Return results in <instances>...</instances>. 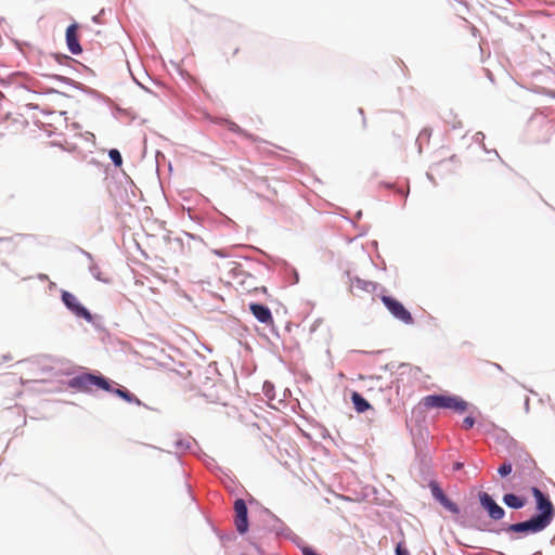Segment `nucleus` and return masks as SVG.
<instances>
[{
  "label": "nucleus",
  "instance_id": "5",
  "mask_svg": "<svg viewBox=\"0 0 555 555\" xmlns=\"http://www.w3.org/2000/svg\"><path fill=\"white\" fill-rule=\"evenodd\" d=\"M42 118L38 121L50 129L59 130L67 125V116L63 111H50L42 108L40 111Z\"/></svg>",
  "mask_w": 555,
  "mask_h": 555
},
{
  "label": "nucleus",
  "instance_id": "11",
  "mask_svg": "<svg viewBox=\"0 0 555 555\" xmlns=\"http://www.w3.org/2000/svg\"><path fill=\"white\" fill-rule=\"evenodd\" d=\"M249 310L260 323H263L266 325L273 324V317L268 307L260 304L251 302L249 304Z\"/></svg>",
  "mask_w": 555,
  "mask_h": 555
},
{
  "label": "nucleus",
  "instance_id": "3",
  "mask_svg": "<svg viewBox=\"0 0 555 555\" xmlns=\"http://www.w3.org/2000/svg\"><path fill=\"white\" fill-rule=\"evenodd\" d=\"M531 493L535 499L537 511L539 512L535 517L544 525L548 526L555 516V507L553 503L550 498L537 487L531 488Z\"/></svg>",
  "mask_w": 555,
  "mask_h": 555
},
{
  "label": "nucleus",
  "instance_id": "19",
  "mask_svg": "<svg viewBox=\"0 0 555 555\" xmlns=\"http://www.w3.org/2000/svg\"><path fill=\"white\" fill-rule=\"evenodd\" d=\"M446 509L453 514H459L460 508L459 506L452 502L448 496H446L441 502H439Z\"/></svg>",
  "mask_w": 555,
  "mask_h": 555
},
{
  "label": "nucleus",
  "instance_id": "8",
  "mask_svg": "<svg viewBox=\"0 0 555 555\" xmlns=\"http://www.w3.org/2000/svg\"><path fill=\"white\" fill-rule=\"evenodd\" d=\"M546 527H547L546 525H544L535 516H533L529 520L509 525L507 528V531L517 532V533H520V532L537 533V532L544 530Z\"/></svg>",
  "mask_w": 555,
  "mask_h": 555
},
{
  "label": "nucleus",
  "instance_id": "27",
  "mask_svg": "<svg viewBox=\"0 0 555 555\" xmlns=\"http://www.w3.org/2000/svg\"><path fill=\"white\" fill-rule=\"evenodd\" d=\"M90 100L92 101H100L101 95L95 90H89Z\"/></svg>",
  "mask_w": 555,
  "mask_h": 555
},
{
  "label": "nucleus",
  "instance_id": "26",
  "mask_svg": "<svg viewBox=\"0 0 555 555\" xmlns=\"http://www.w3.org/2000/svg\"><path fill=\"white\" fill-rule=\"evenodd\" d=\"M396 555H410L408 548L403 545V543H398L396 547Z\"/></svg>",
  "mask_w": 555,
  "mask_h": 555
},
{
  "label": "nucleus",
  "instance_id": "32",
  "mask_svg": "<svg viewBox=\"0 0 555 555\" xmlns=\"http://www.w3.org/2000/svg\"><path fill=\"white\" fill-rule=\"evenodd\" d=\"M170 64L177 69L179 70L180 74H182V72L180 70V65L179 63L175 62V61H170Z\"/></svg>",
  "mask_w": 555,
  "mask_h": 555
},
{
  "label": "nucleus",
  "instance_id": "20",
  "mask_svg": "<svg viewBox=\"0 0 555 555\" xmlns=\"http://www.w3.org/2000/svg\"><path fill=\"white\" fill-rule=\"evenodd\" d=\"M446 509L453 514H459L460 508L459 506L452 502L448 496H446L441 502H439Z\"/></svg>",
  "mask_w": 555,
  "mask_h": 555
},
{
  "label": "nucleus",
  "instance_id": "10",
  "mask_svg": "<svg viewBox=\"0 0 555 555\" xmlns=\"http://www.w3.org/2000/svg\"><path fill=\"white\" fill-rule=\"evenodd\" d=\"M235 526L240 533H245L248 529L247 506L244 500L237 499L234 502Z\"/></svg>",
  "mask_w": 555,
  "mask_h": 555
},
{
  "label": "nucleus",
  "instance_id": "30",
  "mask_svg": "<svg viewBox=\"0 0 555 555\" xmlns=\"http://www.w3.org/2000/svg\"><path fill=\"white\" fill-rule=\"evenodd\" d=\"M103 13H104V9H102V10L100 11V13H99V14H96V15H93V16H92V18H91V20H92V22H93L94 24H100V23H101V15H102Z\"/></svg>",
  "mask_w": 555,
  "mask_h": 555
},
{
  "label": "nucleus",
  "instance_id": "13",
  "mask_svg": "<svg viewBox=\"0 0 555 555\" xmlns=\"http://www.w3.org/2000/svg\"><path fill=\"white\" fill-rule=\"evenodd\" d=\"M112 392L129 403H135L138 405L141 404V400L125 388H113Z\"/></svg>",
  "mask_w": 555,
  "mask_h": 555
},
{
  "label": "nucleus",
  "instance_id": "22",
  "mask_svg": "<svg viewBox=\"0 0 555 555\" xmlns=\"http://www.w3.org/2000/svg\"><path fill=\"white\" fill-rule=\"evenodd\" d=\"M108 156L115 166L120 167L122 165V157L118 150L112 149Z\"/></svg>",
  "mask_w": 555,
  "mask_h": 555
},
{
  "label": "nucleus",
  "instance_id": "17",
  "mask_svg": "<svg viewBox=\"0 0 555 555\" xmlns=\"http://www.w3.org/2000/svg\"><path fill=\"white\" fill-rule=\"evenodd\" d=\"M51 56L61 66H69L70 63H77L76 60H74L73 57H70L66 54L52 53Z\"/></svg>",
  "mask_w": 555,
  "mask_h": 555
},
{
  "label": "nucleus",
  "instance_id": "2",
  "mask_svg": "<svg viewBox=\"0 0 555 555\" xmlns=\"http://www.w3.org/2000/svg\"><path fill=\"white\" fill-rule=\"evenodd\" d=\"M421 403L426 409H450L456 412H464L467 409V402L456 396L450 395H430L422 399Z\"/></svg>",
  "mask_w": 555,
  "mask_h": 555
},
{
  "label": "nucleus",
  "instance_id": "29",
  "mask_svg": "<svg viewBox=\"0 0 555 555\" xmlns=\"http://www.w3.org/2000/svg\"><path fill=\"white\" fill-rule=\"evenodd\" d=\"M55 79H57L59 81H62L66 85H72V79L67 78V77H64V76H60V75H55L54 76Z\"/></svg>",
  "mask_w": 555,
  "mask_h": 555
},
{
  "label": "nucleus",
  "instance_id": "6",
  "mask_svg": "<svg viewBox=\"0 0 555 555\" xmlns=\"http://www.w3.org/2000/svg\"><path fill=\"white\" fill-rule=\"evenodd\" d=\"M78 23L73 22L66 27L65 30V42L68 52L73 55H79L82 53V47L78 38Z\"/></svg>",
  "mask_w": 555,
  "mask_h": 555
},
{
  "label": "nucleus",
  "instance_id": "18",
  "mask_svg": "<svg viewBox=\"0 0 555 555\" xmlns=\"http://www.w3.org/2000/svg\"><path fill=\"white\" fill-rule=\"evenodd\" d=\"M433 496L441 502L447 495L443 493L442 489L436 482H430L429 485Z\"/></svg>",
  "mask_w": 555,
  "mask_h": 555
},
{
  "label": "nucleus",
  "instance_id": "9",
  "mask_svg": "<svg viewBox=\"0 0 555 555\" xmlns=\"http://www.w3.org/2000/svg\"><path fill=\"white\" fill-rule=\"evenodd\" d=\"M481 506L488 512V515L493 520H500L504 517V509L496 504V502L486 492L479 494Z\"/></svg>",
  "mask_w": 555,
  "mask_h": 555
},
{
  "label": "nucleus",
  "instance_id": "15",
  "mask_svg": "<svg viewBox=\"0 0 555 555\" xmlns=\"http://www.w3.org/2000/svg\"><path fill=\"white\" fill-rule=\"evenodd\" d=\"M114 116L125 124H129L134 119V115L131 109L122 106L116 107Z\"/></svg>",
  "mask_w": 555,
  "mask_h": 555
},
{
  "label": "nucleus",
  "instance_id": "4",
  "mask_svg": "<svg viewBox=\"0 0 555 555\" xmlns=\"http://www.w3.org/2000/svg\"><path fill=\"white\" fill-rule=\"evenodd\" d=\"M380 299L393 318L398 319L404 324L414 323L412 314L405 309V307L399 300L386 295H383Z\"/></svg>",
  "mask_w": 555,
  "mask_h": 555
},
{
  "label": "nucleus",
  "instance_id": "23",
  "mask_svg": "<svg viewBox=\"0 0 555 555\" xmlns=\"http://www.w3.org/2000/svg\"><path fill=\"white\" fill-rule=\"evenodd\" d=\"M533 92L545 95L548 99L555 100V90L547 89L545 87H535Z\"/></svg>",
  "mask_w": 555,
  "mask_h": 555
},
{
  "label": "nucleus",
  "instance_id": "24",
  "mask_svg": "<svg viewBox=\"0 0 555 555\" xmlns=\"http://www.w3.org/2000/svg\"><path fill=\"white\" fill-rule=\"evenodd\" d=\"M512 469H513V466L511 463L508 462H505L503 463L499 469H498V473L502 476V477H505L507 475H509L512 473Z\"/></svg>",
  "mask_w": 555,
  "mask_h": 555
},
{
  "label": "nucleus",
  "instance_id": "7",
  "mask_svg": "<svg viewBox=\"0 0 555 555\" xmlns=\"http://www.w3.org/2000/svg\"><path fill=\"white\" fill-rule=\"evenodd\" d=\"M62 300L64 305L77 317L83 318L87 321L92 320L91 313L79 302L78 298L74 294L69 292H63Z\"/></svg>",
  "mask_w": 555,
  "mask_h": 555
},
{
  "label": "nucleus",
  "instance_id": "31",
  "mask_svg": "<svg viewBox=\"0 0 555 555\" xmlns=\"http://www.w3.org/2000/svg\"><path fill=\"white\" fill-rule=\"evenodd\" d=\"M245 137L249 140H251L253 142H259L260 140L257 139L256 137L251 135V134H247V133H244Z\"/></svg>",
  "mask_w": 555,
  "mask_h": 555
},
{
  "label": "nucleus",
  "instance_id": "28",
  "mask_svg": "<svg viewBox=\"0 0 555 555\" xmlns=\"http://www.w3.org/2000/svg\"><path fill=\"white\" fill-rule=\"evenodd\" d=\"M301 551H302V554H304V555H320V554H318L314 550H312V548H311V547H309V546H305V547H302V550H301Z\"/></svg>",
  "mask_w": 555,
  "mask_h": 555
},
{
  "label": "nucleus",
  "instance_id": "21",
  "mask_svg": "<svg viewBox=\"0 0 555 555\" xmlns=\"http://www.w3.org/2000/svg\"><path fill=\"white\" fill-rule=\"evenodd\" d=\"M212 121L218 124L225 122L229 125V129L231 131L243 133L242 129L235 122L229 121L225 118L216 117L215 119H212Z\"/></svg>",
  "mask_w": 555,
  "mask_h": 555
},
{
  "label": "nucleus",
  "instance_id": "16",
  "mask_svg": "<svg viewBox=\"0 0 555 555\" xmlns=\"http://www.w3.org/2000/svg\"><path fill=\"white\" fill-rule=\"evenodd\" d=\"M491 371L502 372L503 369L501 365H499L496 363H491V362H485L479 367V373L483 376L489 375L491 373Z\"/></svg>",
  "mask_w": 555,
  "mask_h": 555
},
{
  "label": "nucleus",
  "instance_id": "1",
  "mask_svg": "<svg viewBox=\"0 0 555 555\" xmlns=\"http://www.w3.org/2000/svg\"><path fill=\"white\" fill-rule=\"evenodd\" d=\"M68 387L81 392H91L94 389L113 391V382L102 375L83 373L70 378Z\"/></svg>",
  "mask_w": 555,
  "mask_h": 555
},
{
  "label": "nucleus",
  "instance_id": "12",
  "mask_svg": "<svg viewBox=\"0 0 555 555\" xmlns=\"http://www.w3.org/2000/svg\"><path fill=\"white\" fill-rule=\"evenodd\" d=\"M503 502L505 505H507L511 508L519 509L522 508L527 501L525 498L518 496L513 493H507L503 496Z\"/></svg>",
  "mask_w": 555,
  "mask_h": 555
},
{
  "label": "nucleus",
  "instance_id": "14",
  "mask_svg": "<svg viewBox=\"0 0 555 555\" xmlns=\"http://www.w3.org/2000/svg\"><path fill=\"white\" fill-rule=\"evenodd\" d=\"M351 400L354 405V409L359 413H363L371 408L370 403L358 392L352 393Z\"/></svg>",
  "mask_w": 555,
  "mask_h": 555
},
{
  "label": "nucleus",
  "instance_id": "25",
  "mask_svg": "<svg viewBox=\"0 0 555 555\" xmlns=\"http://www.w3.org/2000/svg\"><path fill=\"white\" fill-rule=\"evenodd\" d=\"M475 424V420L474 417L472 416H466L464 420H463V423H462V427L464 429H470Z\"/></svg>",
  "mask_w": 555,
  "mask_h": 555
}]
</instances>
